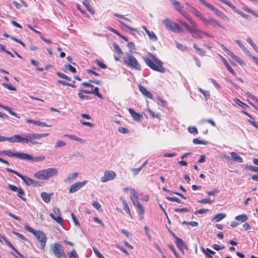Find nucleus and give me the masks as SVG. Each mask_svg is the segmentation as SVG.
<instances>
[{
    "instance_id": "obj_1",
    "label": "nucleus",
    "mask_w": 258,
    "mask_h": 258,
    "mask_svg": "<svg viewBox=\"0 0 258 258\" xmlns=\"http://www.w3.org/2000/svg\"><path fill=\"white\" fill-rule=\"evenodd\" d=\"M149 55L152 60L147 57H144V61L147 66L154 71L164 73L165 70L163 67V62L152 53H150Z\"/></svg>"
},
{
    "instance_id": "obj_2",
    "label": "nucleus",
    "mask_w": 258,
    "mask_h": 258,
    "mask_svg": "<svg viewBox=\"0 0 258 258\" xmlns=\"http://www.w3.org/2000/svg\"><path fill=\"white\" fill-rule=\"evenodd\" d=\"M57 174V169L54 167L41 170L35 173L34 178L39 180H47Z\"/></svg>"
},
{
    "instance_id": "obj_3",
    "label": "nucleus",
    "mask_w": 258,
    "mask_h": 258,
    "mask_svg": "<svg viewBox=\"0 0 258 258\" xmlns=\"http://www.w3.org/2000/svg\"><path fill=\"white\" fill-rule=\"evenodd\" d=\"M6 170L9 172L14 173L18 176L23 180L25 184L27 186L32 185L34 187H40L42 185V183L41 182L32 179L27 176L23 175L16 170L9 168H6Z\"/></svg>"
},
{
    "instance_id": "obj_4",
    "label": "nucleus",
    "mask_w": 258,
    "mask_h": 258,
    "mask_svg": "<svg viewBox=\"0 0 258 258\" xmlns=\"http://www.w3.org/2000/svg\"><path fill=\"white\" fill-rule=\"evenodd\" d=\"M48 133L45 134H37V133H29L25 134V143L32 145H36L41 144L37 140L41 138H44L48 136Z\"/></svg>"
},
{
    "instance_id": "obj_5",
    "label": "nucleus",
    "mask_w": 258,
    "mask_h": 258,
    "mask_svg": "<svg viewBox=\"0 0 258 258\" xmlns=\"http://www.w3.org/2000/svg\"><path fill=\"white\" fill-rule=\"evenodd\" d=\"M123 61L127 67L138 71H141L142 70V68L137 59L134 56L128 53H127L126 57L123 58Z\"/></svg>"
},
{
    "instance_id": "obj_6",
    "label": "nucleus",
    "mask_w": 258,
    "mask_h": 258,
    "mask_svg": "<svg viewBox=\"0 0 258 258\" xmlns=\"http://www.w3.org/2000/svg\"><path fill=\"white\" fill-rule=\"evenodd\" d=\"M162 23L167 29L174 33H179L183 31V29L178 24L174 23L168 18L163 20Z\"/></svg>"
},
{
    "instance_id": "obj_7",
    "label": "nucleus",
    "mask_w": 258,
    "mask_h": 258,
    "mask_svg": "<svg viewBox=\"0 0 258 258\" xmlns=\"http://www.w3.org/2000/svg\"><path fill=\"white\" fill-rule=\"evenodd\" d=\"M6 155L10 157H16L20 159L28 161L34 159L33 157L29 154L21 152L13 153L10 150H6Z\"/></svg>"
},
{
    "instance_id": "obj_8",
    "label": "nucleus",
    "mask_w": 258,
    "mask_h": 258,
    "mask_svg": "<svg viewBox=\"0 0 258 258\" xmlns=\"http://www.w3.org/2000/svg\"><path fill=\"white\" fill-rule=\"evenodd\" d=\"M51 249L57 258H67L65 252L59 243H55L51 246Z\"/></svg>"
},
{
    "instance_id": "obj_9",
    "label": "nucleus",
    "mask_w": 258,
    "mask_h": 258,
    "mask_svg": "<svg viewBox=\"0 0 258 258\" xmlns=\"http://www.w3.org/2000/svg\"><path fill=\"white\" fill-rule=\"evenodd\" d=\"M34 235H35L38 240L40 242L41 249L44 250L45 246L47 241V238L45 234L41 231L38 230Z\"/></svg>"
},
{
    "instance_id": "obj_10",
    "label": "nucleus",
    "mask_w": 258,
    "mask_h": 258,
    "mask_svg": "<svg viewBox=\"0 0 258 258\" xmlns=\"http://www.w3.org/2000/svg\"><path fill=\"white\" fill-rule=\"evenodd\" d=\"M87 180H84L82 182L78 181L74 184L71 185L69 188V192L70 193H74L81 188L83 186L86 185L87 183Z\"/></svg>"
},
{
    "instance_id": "obj_11",
    "label": "nucleus",
    "mask_w": 258,
    "mask_h": 258,
    "mask_svg": "<svg viewBox=\"0 0 258 258\" xmlns=\"http://www.w3.org/2000/svg\"><path fill=\"white\" fill-rule=\"evenodd\" d=\"M116 174L113 171H106L104 172V176L102 177L100 180L102 182H105L107 181L113 180L115 178Z\"/></svg>"
},
{
    "instance_id": "obj_12",
    "label": "nucleus",
    "mask_w": 258,
    "mask_h": 258,
    "mask_svg": "<svg viewBox=\"0 0 258 258\" xmlns=\"http://www.w3.org/2000/svg\"><path fill=\"white\" fill-rule=\"evenodd\" d=\"M130 195L132 201L133 202L134 206H136L137 202H139V196L137 191H136L135 189L131 188Z\"/></svg>"
},
{
    "instance_id": "obj_13",
    "label": "nucleus",
    "mask_w": 258,
    "mask_h": 258,
    "mask_svg": "<svg viewBox=\"0 0 258 258\" xmlns=\"http://www.w3.org/2000/svg\"><path fill=\"white\" fill-rule=\"evenodd\" d=\"M128 112H130L132 117L134 118V119L136 121H139L141 120V118H143V115L139 114V113L136 112L134 109L130 108L128 109Z\"/></svg>"
},
{
    "instance_id": "obj_14",
    "label": "nucleus",
    "mask_w": 258,
    "mask_h": 258,
    "mask_svg": "<svg viewBox=\"0 0 258 258\" xmlns=\"http://www.w3.org/2000/svg\"><path fill=\"white\" fill-rule=\"evenodd\" d=\"M139 89L140 91L144 94L145 96L147 97L148 98L150 99L153 98V95L152 94L149 92L148 90H147V89L144 87L143 86L141 85H139Z\"/></svg>"
},
{
    "instance_id": "obj_15",
    "label": "nucleus",
    "mask_w": 258,
    "mask_h": 258,
    "mask_svg": "<svg viewBox=\"0 0 258 258\" xmlns=\"http://www.w3.org/2000/svg\"><path fill=\"white\" fill-rule=\"evenodd\" d=\"M175 240V243L178 249H182V248H185V249H187L186 245L180 238L178 237Z\"/></svg>"
},
{
    "instance_id": "obj_16",
    "label": "nucleus",
    "mask_w": 258,
    "mask_h": 258,
    "mask_svg": "<svg viewBox=\"0 0 258 258\" xmlns=\"http://www.w3.org/2000/svg\"><path fill=\"white\" fill-rule=\"evenodd\" d=\"M186 5L189 8V11L194 14L196 17L200 19L203 15L200 12L198 11L196 8L191 6L189 4L186 3Z\"/></svg>"
},
{
    "instance_id": "obj_17",
    "label": "nucleus",
    "mask_w": 258,
    "mask_h": 258,
    "mask_svg": "<svg viewBox=\"0 0 258 258\" xmlns=\"http://www.w3.org/2000/svg\"><path fill=\"white\" fill-rule=\"evenodd\" d=\"M219 56L221 58V60L222 61L225 67L227 68V70L230 72V73L234 75L235 74V72L229 64L226 59L224 57H223L221 54H219Z\"/></svg>"
},
{
    "instance_id": "obj_18",
    "label": "nucleus",
    "mask_w": 258,
    "mask_h": 258,
    "mask_svg": "<svg viewBox=\"0 0 258 258\" xmlns=\"http://www.w3.org/2000/svg\"><path fill=\"white\" fill-rule=\"evenodd\" d=\"M143 27L151 40L153 41H156L158 40V37L154 32L150 31L145 26H143Z\"/></svg>"
},
{
    "instance_id": "obj_19",
    "label": "nucleus",
    "mask_w": 258,
    "mask_h": 258,
    "mask_svg": "<svg viewBox=\"0 0 258 258\" xmlns=\"http://www.w3.org/2000/svg\"><path fill=\"white\" fill-rule=\"evenodd\" d=\"M213 13L218 17L221 18L222 20L226 21H229L228 17H227L222 11H220L218 9L216 8Z\"/></svg>"
},
{
    "instance_id": "obj_20",
    "label": "nucleus",
    "mask_w": 258,
    "mask_h": 258,
    "mask_svg": "<svg viewBox=\"0 0 258 258\" xmlns=\"http://www.w3.org/2000/svg\"><path fill=\"white\" fill-rule=\"evenodd\" d=\"M26 122L28 123H33L35 125H37L41 126H48V125L44 122L34 120L31 119H27Z\"/></svg>"
},
{
    "instance_id": "obj_21",
    "label": "nucleus",
    "mask_w": 258,
    "mask_h": 258,
    "mask_svg": "<svg viewBox=\"0 0 258 258\" xmlns=\"http://www.w3.org/2000/svg\"><path fill=\"white\" fill-rule=\"evenodd\" d=\"M51 195L52 194H48L45 192H42L41 194V197L45 203H48L50 201Z\"/></svg>"
},
{
    "instance_id": "obj_22",
    "label": "nucleus",
    "mask_w": 258,
    "mask_h": 258,
    "mask_svg": "<svg viewBox=\"0 0 258 258\" xmlns=\"http://www.w3.org/2000/svg\"><path fill=\"white\" fill-rule=\"evenodd\" d=\"M230 155L234 161L240 163L243 162L242 158L237 153L232 152L230 153Z\"/></svg>"
},
{
    "instance_id": "obj_23",
    "label": "nucleus",
    "mask_w": 258,
    "mask_h": 258,
    "mask_svg": "<svg viewBox=\"0 0 258 258\" xmlns=\"http://www.w3.org/2000/svg\"><path fill=\"white\" fill-rule=\"evenodd\" d=\"M235 42L242 49L243 52L248 56H251L250 51L244 46V45L239 40H236Z\"/></svg>"
},
{
    "instance_id": "obj_24",
    "label": "nucleus",
    "mask_w": 258,
    "mask_h": 258,
    "mask_svg": "<svg viewBox=\"0 0 258 258\" xmlns=\"http://www.w3.org/2000/svg\"><path fill=\"white\" fill-rule=\"evenodd\" d=\"M135 206L137 207L139 210L138 214L141 218H142L144 215V209L143 205L139 202H138L137 204Z\"/></svg>"
},
{
    "instance_id": "obj_25",
    "label": "nucleus",
    "mask_w": 258,
    "mask_h": 258,
    "mask_svg": "<svg viewBox=\"0 0 258 258\" xmlns=\"http://www.w3.org/2000/svg\"><path fill=\"white\" fill-rule=\"evenodd\" d=\"M202 251L205 253L206 257H208V255H212L215 254V252L209 248H204V247L201 248Z\"/></svg>"
},
{
    "instance_id": "obj_26",
    "label": "nucleus",
    "mask_w": 258,
    "mask_h": 258,
    "mask_svg": "<svg viewBox=\"0 0 258 258\" xmlns=\"http://www.w3.org/2000/svg\"><path fill=\"white\" fill-rule=\"evenodd\" d=\"M190 33L192 34V36L195 38L202 37L201 35L204 34V32H202L194 28H192V31H190Z\"/></svg>"
},
{
    "instance_id": "obj_27",
    "label": "nucleus",
    "mask_w": 258,
    "mask_h": 258,
    "mask_svg": "<svg viewBox=\"0 0 258 258\" xmlns=\"http://www.w3.org/2000/svg\"><path fill=\"white\" fill-rule=\"evenodd\" d=\"M235 219L242 223L245 222L248 219V217L245 214H243L236 216Z\"/></svg>"
},
{
    "instance_id": "obj_28",
    "label": "nucleus",
    "mask_w": 258,
    "mask_h": 258,
    "mask_svg": "<svg viewBox=\"0 0 258 258\" xmlns=\"http://www.w3.org/2000/svg\"><path fill=\"white\" fill-rule=\"evenodd\" d=\"M83 4L84 6L86 7V8L87 9L88 11L91 13L92 14H95V11L92 9V8L91 7L88 0H85L83 2Z\"/></svg>"
},
{
    "instance_id": "obj_29",
    "label": "nucleus",
    "mask_w": 258,
    "mask_h": 258,
    "mask_svg": "<svg viewBox=\"0 0 258 258\" xmlns=\"http://www.w3.org/2000/svg\"><path fill=\"white\" fill-rule=\"evenodd\" d=\"M78 173L77 172H74L72 174L70 175L68 177L64 179V182H71L73 180L76 178L78 176Z\"/></svg>"
},
{
    "instance_id": "obj_30",
    "label": "nucleus",
    "mask_w": 258,
    "mask_h": 258,
    "mask_svg": "<svg viewBox=\"0 0 258 258\" xmlns=\"http://www.w3.org/2000/svg\"><path fill=\"white\" fill-rule=\"evenodd\" d=\"M1 107H2L3 109H4L5 110L8 111L10 113V114H11L12 115L15 116L16 117H17V118H20V117L18 116V114L13 112L11 108L7 106H5V105H1Z\"/></svg>"
},
{
    "instance_id": "obj_31",
    "label": "nucleus",
    "mask_w": 258,
    "mask_h": 258,
    "mask_svg": "<svg viewBox=\"0 0 258 258\" xmlns=\"http://www.w3.org/2000/svg\"><path fill=\"white\" fill-rule=\"evenodd\" d=\"M49 216L52 218L53 220H55L58 224H62L63 223V219L60 216V215H58L57 217H56L53 214L50 213Z\"/></svg>"
},
{
    "instance_id": "obj_32",
    "label": "nucleus",
    "mask_w": 258,
    "mask_h": 258,
    "mask_svg": "<svg viewBox=\"0 0 258 258\" xmlns=\"http://www.w3.org/2000/svg\"><path fill=\"white\" fill-rule=\"evenodd\" d=\"M232 10L235 12H236V13L238 14L239 15H240L241 17H242L243 18L246 19H248L249 18V15H247V14H245L243 12L238 10L237 9H236V7H235V9H232Z\"/></svg>"
},
{
    "instance_id": "obj_33",
    "label": "nucleus",
    "mask_w": 258,
    "mask_h": 258,
    "mask_svg": "<svg viewBox=\"0 0 258 258\" xmlns=\"http://www.w3.org/2000/svg\"><path fill=\"white\" fill-rule=\"evenodd\" d=\"M64 136L65 137H67L70 139H71L72 140H74V141H77V142H80V143H83L84 142V140L81 139V138H80L75 135H64Z\"/></svg>"
},
{
    "instance_id": "obj_34",
    "label": "nucleus",
    "mask_w": 258,
    "mask_h": 258,
    "mask_svg": "<svg viewBox=\"0 0 258 258\" xmlns=\"http://www.w3.org/2000/svg\"><path fill=\"white\" fill-rule=\"evenodd\" d=\"M226 216V215L224 213H219L216 215L214 217L213 220L217 222L224 219Z\"/></svg>"
},
{
    "instance_id": "obj_35",
    "label": "nucleus",
    "mask_w": 258,
    "mask_h": 258,
    "mask_svg": "<svg viewBox=\"0 0 258 258\" xmlns=\"http://www.w3.org/2000/svg\"><path fill=\"white\" fill-rule=\"evenodd\" d=\"M234 102L236 104L238 105L239 106H241L242 108H243L244 109H246L247 108H248V106L247 104H246L244 102L241 101L238 99H237V98L235 99L234 100Z\"/></svg>"
},
{
    "instance_id": "obj_36",
    "label": "nucleus",
    "mask_w": 258,
    "mask_h": 258,
    "mask_svg": "<svg viewBox=\"0 0 258 258\" xmlns=\"http://www.w3.org/2000/svg\"><path fill=\"white\" fill-rule=\"evenodd\" d=\"M175 9L178 12H179L183 7V6L180 2L176 1L174 2V5H172Z\"/></svg>"
},
{
    "instance_id": "obj_37",
    "label": "nucleus",
    "mask_w": 258,
    "mask_h": 258,
    "mask_svg": "<svg viewBox=\"0 0 258 258\" xmlns=\"http://www.w3.org/2000/svg\"><path fill=\"white\" fill-rule=\"evenodd\" d=\"M16 192H17V195L18 197H19L20 198H21L23 201L26 200V199L25 198L23 197V196H24L25 195V192H24V190L21 187H19V189H18V190Z\"/></svg>"
},
{
    "instance_id": "obj_38",
    "label": "nucleus",
    "mask_w": 258,
    "mask_h": 258,
    "mask_svg": "<svg viewBox=\"0 0 258 258\" xmlns=\"http://www.w3.org/2000/svg\"><path fill=\"white\" fill-rule=\"evenodd\" d=\"M194 48L196 50L197 52L201 56H204L205 55L206 52L203 50V49H201L199 47L197 46V45L195 44H194Z\"/></svg>"
},
{
    "instance_id": "obj_39",
    "label": "nucleus",
    "mask_w": 258,
    "mask_h": 258,
    "mask_svg": "<svg viewBox=\"0 0 258 258\" xmlns=\"http://www.w3.org/2000/svg\"><path fill=\"white\" fill-rule=\"evenodd\" d=\"M94 89H92L93 91L92 94H95L99 98L103 99V96L99 93V88L97 87H93Z\"/></svg>"
},
{
    "instance_id": "obj_40",
    "label": "nucleus",
    "mask_w": 258,
    "mask_h": 258,
    "mask_svg": "<svg viewBox=\"0 0 258 258\" xmlns=\"http://www.w3.org/2000/svg\"><path fill=\"white\" fill-rule=\"evenodd\" d=\"M2 86L11 91H16L17 90L15 86H12L11 84L3 83H2Z\"/></svg>"
},
{
    "instance_id": "obj_41",
    "label": "nucleus",
    "mask_w": 258,
    "mask_h": 258,
    "mask_svg": "<svg viewBox=\"0 0 258 258\" xmlns=\"http://www.w3.org/2000/svg\"><path fill=\"white\" fill-rule=\"evenodd\" d=\"M170 202H176L179 204H183V203L182 202L181 200L176 197H166V198Z\"/></svg>"
},
{
    "instance_id": "obj_42",
    "label": "nucleus",
    "mask_w": 258,
    "mask_h": 258,
    "mask_svg": "<svg viewBox=\"0 0 258 258\" xmlns=\"http://www.w3.org/2000/svg\"><path fill=\"white\" fill-rule=\"evenodd\" d=\"M113 47L114 48V50L118 54H121L123 53V52H122V50L121 49V48H120L119 46L116 43H114L113 44Z\"/></svg>"
},
{
    "instance_id": "obj_43",
    "label": "nucleus",
    "mask_w": 258,
    "mask_h": 258,
    "mask_svg": "<svg viewBox=\"0 0 258 258\" xmlns=\"http://www.w3.org/2000/svg\"><path fill=\"white\" fill-rule=\"evenodd\" d=\"M243 10H244L245 11H246V12L252 14V15L255 16L256 17L258 18V13H255V12H254L253 11H252V10H251L247 7H243Z\"/></svg>"
},
{
    "instance_id": "obj_44",
    "label": "nucleus",
    "mask_w": 258,
    "mask_h": 258,
    "mask_svg": "<svg viewBox=\"0 0 258 258\" xmlns=\"http://www.w3.org/2000/svg\"><path fill=\"white\" fill-rule=\"evenodd\" d=\"M16 143H25V134L22 137L19 135H16Z\"/></svg>"
},
{
    "instance_id": "obj_45",
    "label": "nucleus",
    "mask_w": 258,
    "mask_h": 258,
    "mask_svg": "<svg viewBox=\"0 0 258 258\" xmlns=\"http://www.w3.org/2000/svg\"><path fill=\"white\" fill-rule=\"evenodd\" d=\"M182 225H190L193 227H196L198 226L199 224L197 222L195 221H190V222H187L185 221H184L182 222Z\"/></svg>"
},
{
    "instance_id": "obj_46",
    "label": "nucleus",
    "mask_w": 258,
    "mask_h": 258,
    "mask_svg": "<svg viewBox=\"0 0 258 258\" xmlns=\"http://www.w3.org/2000/svg\"><path fill=\"white\" fill-rule=\"evenodd\" d=\"M245 168L251 171L258 172V167L256 166L246 165Z\"/></svg>"
},
{
    "instance_id": "obj_47",
    "label": "nucleus",
    "mask_w": 258,
    "mask_h": 258,
    "mask_svg": "<svg viewBox=\"0 0 258 258\" xmlns=\"http://www.w3.org/2000/svg\"><path fill=\"white\" fill-rule=\"evenodd\" d=\"M69 258H79L76 251L73 249L69 254Z\"/></svg>"
},
{
    "instance_id": "obj_48",
    "label": "nucleus",
    "mask_w": 258,
    "mask_h": 258,
    "mask_svg": "<svg viewBox=\"0 0 258 258\" xmlns=\"http://www.w3.org/2000/svg\"><path fill=\"white\" fill-rule=\"evenodd\" d=\"M16 135H15L10 137H5V141H7L12 143H16V138H16Z\"/></svg>"
},
{
    "instance_id": "obj_49",
    "label": "nucleus",
    "mask_w": 258,
    "mask_h": 258,
    "mask_svg": "<svg viewBox=\"0 0 258 258\" xmlns=\"http://www.w3.org/2000/svg\"><path fill=\"white\" fill-rule=\"evenodd\" d=\"M199 91L203 94V95L205 97L206 99L208 97H210V93L209 91L204 90L202 88H199Z\"/></svg>"
},
{
    "instance_id": "obj_50",
    "label": "nucleus",
    "mask_w": 258,
    "mask_h": 258,
    "mask_svg": "<svg viewBox=\"0 0 258 258\" xmlns=\"http://www.w3.org/2000/svg\"><path fill=\"white\" fill-rule=\"evenodd\" d=\"M192 142L194 144H203L206 145L207 144V142L205 141L200 140L199 139L195 138L192 140Z\"/></svg>"
},
{
    "instance_id": "obj_51",
    "label": "nucleus",
    "mask_w": 258,
    "mask_h": 258,
    "mask_svg": "<svg viewBox=\"0 0 258 258\" xmlns=\"http://www.w3.org/2000/svg\"><path fill=\"white\" fill-rule=\"evenodd\" d=\"M83 92H81L80 90H79V93H78V96L80 98H81L82 100L83 99H86L89 100L90 99V97L88 95H84L82 93Z\"/></svg>"
},
{
    "instance_id": "obj_52",
    "label": "nucleus",
    "mask_w": 258,
    "mask_h": 258,
    "mask_svg": "<svg viewBox=\"0 0 258 258\" xmlns=\"http://www.w3.org/2000/svg\"><path fill=\"white\" fill-rule=\"evenodd\" d=\"M13 250L18 254V256L15 255V253H13V252H11V254L13 255L15 257H16V258H24V256H23V255H22L17 249H16L15 248Z\"/></svg>"
},
{
    "instance_id": "obj_53",
    "label": "nucleus",
    "mask_w": 258,
    "mask_h": 258,
    "mask_svg": "<svg viewBox=\"0 0 258 258\" xmlns=\"http://www.w3.org/2000/svg\"><path fill=\"white\" fill-rule=\"evenodd\" d=\"M188 132L194 135L197 134L198 133V130L195 126H189L188 128Z\"/></svg>"
},
{
    "instance_id": "obj_54",
    "label": "nucleus",
    "mask_w": 258,
    "mask_h": 258,
    "mask_svg": "<svg viewBox=\"0 0 258 258\" xmlns=\"http://www.w3.org/2000/svg\"><path fill=\"white\" fill-rule=\"evenodd\" d=\"M219 192V190L216 188L212 191H207V194L208 196H214L218 194Z\"/></svg>"
},
{
    "instance_id": "obj_55",
    "label": "nucleus",
    "mask_w": 258,
    "mask_h": 258,
    "mask_svg": "<svg viewBox=\"0 0 258 258\" xmlns=\"http://www.w3.org/2000/svg\"><path fill=\"white\" fill-rule=\"evenodd\" d=\"M157 100L159 102L158 104L161 105L162 106L164 107L166 104V101L164 100L161 97L159 96L157 97Z\"/></svg>"
},
{
    "instance_id": "obj_56",
    "label": "nucleus",
    "mask_w": 258,
    "mask_h": 258,
    "mask_svg": "<svg viewBox=\"0 0 258 258\" xmlns=\"http://www.w3.org/2000/svg\"><path fill=\"white\" fill-rule=\"evenodd\" d=\"M71 216L75 225L80 226L79 222L78 221L75 214L73 213H72Z\"/></svg>"
},
{
    "instance_id": "obj_57",
    "label": "nucleus",
    "mask_w": 258,
    "mask_h": 258,
    "mask_svg": "<svg viewBox=\"0 0 258 258\" xmlns=\"http://www.w3.org/2000/svg\"><path fill=\"white\" fill-rule=\"evenodd\" d=\"M12 233H14L18 237H19L20 238H21V239L24 241H28L27 238H26L24 236H23L22 234L15 231H13Z\"/></svg>"
},
{
    "instance_id": "obj_58",
    "label": "nucleus",
    "mask_w": 258,
    "mask_h": 258,
    "mask_svg": "<svg viewBox=\"0 0 258 258\" xmlns=\"http://www.w3.org/2000/svg\"><path fill=\"white\" fill-rule=\"evenodd\" d=\"M174 211L176 212H189L190 210L188 208H175L174 209Z\"/></svg>"
},
{
    "instance_id": "obj_59",
    "label": "nucleus",
    "mask_w": 258,
    "mask_h": 258,
    "mask_svg": "<svg viewBox=\"0 0 258 258\" xmlns=\"http://www.w3.org/2000/svg\"><path fill=\"white\" fill-rule=\"evenodd\" d=\"M95 61L97 63V64H98V66H99L101 68L103 69H105L107 68V66L106 64H105L101 61H100L98 59H96Z\"/></svg>"
},
{
    "instance_id": "obj_60",
    "label": "nucleus",
    "mask_w": 258,
    "mask_h": 258,
    "mask_svg": "<svg viewBox=\"0 0 258 258\" xmlns=\"http://www.w3.org/2000/svg\"><path fill=\"white\" fill-rule=\"evenodd\" d=\"M4 239V240L5 241L6 244L8 245L9 247H10L13 250H14L15 249V247L14 246V245L11 243V242H10L8 240V239L5 237L4 236L3 238Z\"/></svg>"
},
{
    "instance_id": "obj_61",
    "label": "nucleus",
    "mask_w": 258,
    "mask_h": 258,
    "mask_svg": "<svg viewBox=\"0 0 258 258\" xmlns=\"http://www.w3.org/2000/svg\"><path fill=\"white\" fill-rule=\"evenodd\" d=\"M25 229L31 233H32L33 235L35 234V233L36 232V230H34L33 228L31 227L28 225H26L25 226Z\"/></svg>"
},
{
    "instance_id": "obj_62",
    "label": "nucleus",
    "mask_w": 258,
    "mask_h": 258,
    "mask_svg": "<svg viewBox=\"0 0 258 258\" xmlns=\"http://www.w3.org/2000/svg\"><path fill=\"white\" fill-rule=\"evenodd\" d=\"M66 145V143L64 141L58 140L56 143L55 147V148L61 147L64 146Z\"/></svg>"
},
{
    "instance_id": "obj_63",
    "label": "nucleus",
    "mask_w": 258,
    "mask_h": 258,
    "mask_svg": "<svg viewBox=\"0 0 258 258\" xmlns=\"http://www.w3.org/2000/svg\"><path fill=\"white\" fill-rule=\"evenodd\" d=\"M93 251L98 258H105L96 248L93 247Z\"/></svg>"
},
{
    "instance_id": "obj_64",
    "label": "nucleus",
    "mask_w": 258,
    "mask_h": 258,
    "mask_svg": "<svg viewBox=\"0 0 258 258\" xmlns=\"http://www.w3.org/2000/svg\"><path fill=\"white\" fill-rule=\"evenodd\" d=\"M246 96L250 98L251 99L255 101L256 102H258V99H257L254 96H253L251 93H250L249 92H247L246 93Z\"/></svg>"
}]
</instances>
